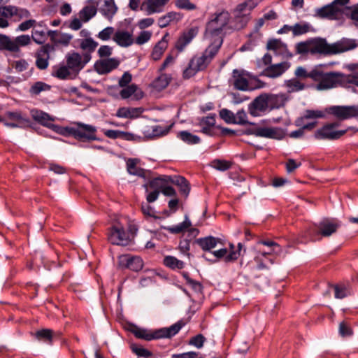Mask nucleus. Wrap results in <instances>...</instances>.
Returning <instances> with one entry per match:
<instances>
[{
  "instance_id": "1",
  "label": "nucleus",
  "mask_w": 358,
  "mask_h": 358,
  "mask_svg": "<svg viewBox=\"0 0 358 358\" xmlns=\"http://www.w3.org/2000/svg\"><path fill=\"white\" fill-rule=\"evenodd\" d=\"M222 44V40L213 41L203 51L201 55H195L189 60L188 66L182 72L184 79H189L198 72L203 71L208 66L218 52Z\"/></svg>"
},
{
  "instance_id": "2",
  "label": "nucleus",
  "mask_w": 358,
  "mask_h": 358,
  "mask_svg": "<svg viewBox=\"0 0 358 358\" xmlns=\"http://www.w3.org/2000/svg\"><path fill=\"white\" fill-rule=\"evenodd\" d=\"M185 325L180 320L169 327L160 328L154 331L148 330L133 325L129 331L137 338L147 341L160 338H171L176 336Z\"/></svg>"
},
{
  "instance_id": "3",
  "label": "nucleus",
  "mask_w": 358,
  "mask_h": 358,
  "mask_svg": "<svg viewBox=\"0 0 358 358\" xmlns=\"http://www.w3.org/2000/svg\"><path fill=\"white\" fill-rule=\"evenodd\" d=\"M317 76L315 82H317L316 89L317 90H327L335 88L338 86H345L348 84V75H345L341 72H324L320 68H317Z\"/></svg>"
},
{
  "instance_id": "4",
  "label": "nucleus",
  "mask_w": 358,
  "mask_h": 358,
  "mask_svg": "<svg viewBox=\"0 0 358 358\" xmlns=\"http://www.w3.org/2000/svg\"><path fill=\"white\" fill-rule=\"evenodd\" d=\"M230 20V14L228 11L222 10L217 12L211 16L206 27V35L208 37L215 38L213 41L222 40V32Z\"/></svg>"
},
{
  "instance_id": "5",
  "label": "nucleus",
  "mask_w": 358,
  "mask_h": 358,
  "mask_svg": "<svg viewBox=\"0 0 358 358\" xmlns=\"http://www.w3.org/2000/svg\"><path fill=\"white\" fill-rule=\"evenodd\" d=\"M75 125L62 128L60 134L66 136H73L82 142L99 140L96 137V127L82 122H76Z\"/></svg>"
},
{
  "instance_id": "6",
  "label": "nucleus",
  "mask_w": 358,
  "mask_h": 358,
  "mask_svg": "<svg viewBox=\"0 0 358 358\" xmlns=\"http://www.w3.org/2000/svg\"><path fill=\"white\" fill-rule=\"evenodd\" d=\"M340 221L333 218H323L308 229V235L313 241L320 240L322 237H329L341 227Z\"/></svg>"
},
{
  "instance_id": "7",
  "label": "nucleus",
  "mask_w": 358,
  "mask_h": 358,
  "mask_svg": "<svg viewBox=\"0 0 358 358\" xmlns=\"http://www.w3.org/2000/svg\"><path fill=\"white\" fill-rule=\"evenodd\" d=\"M252 126L246 130L247 134L253 135L256 137L281 139L283 137L282 129L278 127H271L266 125V121L259 124L250 123Z\"/></svg>"
},
{
  "instance_id": "8",
  "label": "nucleus",
  "mask_w": 358,
  "mask_h": 358,
  "mask_svg": "<svg viewBox=\"0 0 358 358\" xmlns=\"http://www.w3.org/2000/svg\"><path fill=\"white\" fill-rule=\"evenodd\" d=\"M325 111L338 120L358 117V105L331 106L327 107Z\"/></svg>"
},
{
  "instance_id": "9",
  "label": "nucleus",
  "mask_w": 358,
  "mask_h": 358,
  "mask_svg": "<svg viewBox=\"0 0 358 358\" xmlns=\"http://www.w3.org/2000/svg\"><path fill=\"white\" fill-rule=\"evenodd\" d=\"M66 63L73 74L77 75L90 62L89 55H84L76 51H70L66 56Z\"/></svg>"
},
{
  "instance_id": "10",
  "label": "nucleus",
  "mask_w": 358,
  "mask_h": 358,
  "mask_svg": "<svg viewBox=\"0 0 358 358\" xmlns=\"http://www.w3.org/2000/svg\"><path fill=\"white\" fill-rule=\"evenodd\" d=\"M339 125L337 122L329 123L324 125L315 131L314 137L317 140H336L343 136L347 130H336Z\"/></svg>"
},
{
  "instance_id": "11",
  "label": "nucleus",
  "mask_w": 358,
  "mask_h": 358,
  "mask_svg": "<svg viewBox=\"0 0 358 358\" xmlns=\"http://www.w3.org/2000/svg\"><path fill=\"white\" fill-rule=\"evenodd\" d=\"M108 239L113 245H127L130 238L129 234L120 224H113L108 229Z\"/></svg>"
},
{
  "instance_id": "12",
  "label": "nucleus",
  "mask_w": 358,
  "mask_h": 358,
  "mask_svg": "<svg viewBox=\"0 0 358 358\" xmlns=\"http://www.w3.org/2000/svg\"><path fill=\"white\" fill-rule=\"evenodd\" d=\"M248 112L253 117H258L270 112L268 93H262L255 98L248 105Z\"/></svg>"
},
{
  "instance_id": "13",
  "label": "nucleus",
  "mask_w": 358,
  "mask_h": 358,
  "mask_svg": "<svg viewBox=\"0 0 358 358\" xmlns=\"http://www.w3.org/2000/svg\"><path fill=\"white\" fill-rule=\"evenodd\" d=\"M55 51V45L47 43L42 45L36 52V66L41 70L46 69L48 66L50 53Z\"/></svg>"
},
{
  "instance_id": "14",
  "label": "nucleus",
  "mask_w": 358,
  "mask_h": 358,
  "mask_svg": "<svg viewBox=\"0 0 358 358\" xmlns=\"http://www.w3.org/2000/svg\"><path fill=\"white\" fill-rule=\"evenodd\" d=\"M249 74L243 70L234 69L232 72V85L236 90L241 91H248L253 90V87L250 86Z\"/></svg>"
},
{
  "instance_id": "15",
  "label": "nucleus",
  "mask_w": 358,
  "mask_h": 358,
  "mask_svg": "<svg viewBox=\"0 0 358 358\" xmlns=\"http://www.w3.org/2000/svg\"><path fill=\"white\" fill-rule=\"evenodd\" d=\"M21 46H22V36L12 40L6 35L0 34V48L8 50L14 57L20 52Z\"/></svg>"
},
{
  "instance_id": "16",
  "label": "nucleus",
  "mask_w": 358,
  "mask_h": 358,
  "mask_svg": "<svg viewBox=\"0 0 358 358\" xmlns=\"http://www.w3.org/2000/svg\"><path fill=\"white\" fill-rule=\"evenodd\" d=\"M119 64V60L114 57L101 59L94 63V68L99 75H105L117 69Z\"/></svg>"
},
{
  "instance_id": "17",
  "label": "nucleus",
  "mask_w": 358,
  "mask_h": 358,
  "mask_svg": "<svg viewBox=\"0 0 358 358\" xmlns=\"http://www.w3.org/2000/svg\"><path fill=\"white\" fill-rule=\"evenodd\" d=\"M170 0H145L141 6V10L150 15L155 13H159L164 10L165 6Z\"/></svg>"
},
{
  "instance_id": "18",
  "label": "nucleus",
  "mask_w": 358,
  "mask_h": 358,
  "mask_svg": "<svg viewBox=\"0 0 358 358\" xmlns=\"http://www.w3.org/2000/svg\"><path fill=\"white\" fill-rule=\"evenodd\" d=\"M357 47V43L355 39L342 38L341 40L331 43V55L348 52Z\"/></svg>"
},
{
  "instance_id": "19",
  "label": "nucleus",
  "mask_w": 358,
  "mask_h": 358,
  "mask_svg": "<svg viewBox=\"0 0 358 358\" xmlns=\"http://www.w3.org/2000/svg\"><path fill=\"white\" fill-rule=\"evenodd\" d=\"M139 159L136 158H129L127 160V171L129 174L136 176L144 180H149L151 178L152 172L149 170L144 169L137 166Z\"/></svg>"
},
{
  "instance_id": "20",
  "label": "nucleus",
  "mask_w": 358,
  "mask_h": 358,
  "mask_svg": "<svg viewBox=\"0 0 358 358\" xmlns=\"http://www.w3.org/2000/svg\"><path fill=\"white\" fill-rule=\"evenodd\" d=\"M99 43L93 38H78L73 42V47L80 48L84 55H89L90 59H92V55L96 50Z\"/></svg>"
},
{
  "instance_id": "21",
  "label": "nucleus",
  "mask_w": 358,
  "mask_h": 358,
  "mask_svg": "<svg viewBox=\"0 0 358 358\" xmlns=\"http://www.w3.org/2000/svg\"><path fill=\"white\" fill-rule=\"evenodd\" d=\"M311 55H331V44L325 38H315L311 39Z\"/></svg>"
},
{
  "instance_id": "22",
  "label": "nucleus",
  "mask_w": 358,
  "mask_h": 358,
  "mask_svg": "<svg viewBox=\"0 0 358 358\" xmlns=\"http://www.w3.org/2000/svg\"><path fill=\"white\" fill-rule=\"evenodd\" d=\"M113 41L122 48H128L134 43V38L132 31L124 29H118L115 31Z\"/></svg>"
},
{
  "instance_id": "23",
  "label": "nucleus",
  "mask_w": 358,
  "mask_h": 358,
  "mask_svg": "<svg viewBox=\"0 0 358 358\" xmlns=\"http://www.w3.org/2000/svg\"><path fill=\"white\" fill-rule=\"evenodd\" d=\"M31 113L33 119L37 122L52 129L55 131H58L59 129V127L52 123L54 118H52L49 114L38 110H32Z\"/></svg>"
},
{
  "instance_id": "24",
  "label": "nucleus",
  "mask_w": 358,
  "mask_h": 358,
  "mask_svg": "<svg viewBox=\"0 0 358 358\" xmlns=\"http://www.w3.org/2000/svg\"><path fill=\"white\" fill-rule=\"evenodd\" d=\"M120 264L124 268L138 272L143 268V261L138 256L124 255L120 258Z\"/></svg>"
},
{
  "instance_id": "25",
  "label": "nucleus",
  "mask_w": 358,
  "mask_h": 358,
  "mask_svg": "<svg viewBox=\"0 0 358 358\" xmlns=\"http://www.w3.org/2000/svg\"><path fill=\"white\" fill-rule=\"evenodd\" d=\"M290 67V63L282 62L276 64H271L266 67L261 75L268 78H277L283 74Z\"/></svg>"
},
{
  "instance_id": "26",
  "label": "nucleus",
  "mask_w": 358,
  "mask_h": 358,
  "mask_svg": "<svg viewBox=\"0 0 358 358\" xmlns=\"http://www.w3.org/2000/svg\"><path fill=\"white\" fill-rule=\"evenodd\" d=\"M173 177L170 176L162 175L159 177L150 179L148 183L143 185L146 192L148 189H157L161 192L166 184L172 183Z\"/></svg>"
},
{
  "instance_id": "27",
  "label": "nucleus",
  "mask_w": 358,
  "mask_h": 358,
  "mask_svg": "<svg viewBox=\"0 0 358 358\" xmlns=\"http://www.w3.org/2000/svg\"><path fill=\"white\" fill-rule=\"evenodd\" d=\"M268 100L269 110L271 111L283 107L288 100V96L283 93L277 94L268 93Z\"/></svg>"
},
{
  "instance_id": "28",
  "label": "nucleus",
  "mask_w": 358,
  "mask_h": 358,
  "mask_svg": "<svg viewBox=\"0 0 358 358\" xmlns=\"http://www.w3.org/2000/svg\"><path fill=\"white\" fill-rule=\"evenodd\" d=\"M197 31L192 28L187 31L184 32L177 40L175 47L179 51L182 52L185 48L192 41L196 36Z\"/></svg>"
},
{
  "instance_id": "29",
  "label": "nucleus",
  "mask_w": 358,
  "mask_h": 358,
  "mask_svg": "<svg viewBox=\"0 0 358 358\" xmlns=\"http://www.w3.org/2000/svg\"><path fill=\"white\" fill-rule=\"evenodd\" d=\"M201 131L208 136H213L215 125V114L202 117L199 121Z\"/></svg>"
},
{
  "instance_id": "30",
  "label": "nucleus",
  "mask_w": 358,
  "mask_h": 358,
  "mask_svg": "<svg viewBox=\"0 0 358 358\" xmlns=\"http://www.w3.org/2000/svg\"><path fill=\"white\" fill-rule=\"evenodd\" d=\"M183 17V15L179 12H169L158 19V26L161 28L166 27L171 22H178Z\"/></svg>"
},
{
  "instance_id": "31",
  "label": "nucleus",
  "mask_w": 358,
  "mask_h": 358,
  "mask_svg": "<svg viewBox=\"0 0 358 358\" xmlns=\"http://www.w3.org/2000/svg\"><path fill=\"white\" fill-rule=\"evenodd\" d=\"M102 1L103 3L99 10L106 18L111 20L117 10L115 1L114 0H103Z\"/></svg>"
},
{
  "instance_id": "32",
  "label": "nucleus",
  "mask_w": 358,
  "mask_h": 358,
  "mask_svg": "<svg viewBox=\"0 0 358 358\" xmlns=\"http://www.w3.org/2000/svg\"><path fill=\"white\" fill-rule=\"evenodd\" d=\"M169 34H166L162 38L157 42V43L155 45L152 52L151 53V57L155 61L159 60L162 56L164 52L168 47V41L166 39Z\"/></svg>"
},
{
  "instance_id": "33",
  "label": "nucleus",
  "mask_w": 358,
  "mask_h": 358,
  "mask_svg": "<svg viewBox=\"0 0 358 358\" xmlns=\"http://www.w3.org/2000/svg\"><path fill=\"white\" fill-rule=\"evenodd\" d=\"M143 112L142 108H120L116 115L123 118H136L138 117Z\"/></svg>"
},
{
  "instance_id": "34",
  "label": "nucleus",
  "mask_w": 358,
  "mask_h": 358,
  "mask_svg": "<svg viewBox=\"0 0 358 358\" xmlns=\"http://www.w3.org/2000/svg\"><path fill=\"white\" fill-rule=\"evenodd\" d=\"M218 241L219 238L209 236L198 238L195 241V243L199 245L203 251H210L217 246Z\"/></svg>"
},
{
  "instance_id": "35",
  "label": "nucleus",
  "mask_w": 358,
  "mask_h": 358,
  "mask_svg": "<svg viewBox=\"0 0 358 358\" xmlns=\"http://www.w3.org/2000/svg\"><path fill=\"white\" fill-rule=\"evenodd\" d=\"M213 255L217 259L224 258L225 262H234L239 257L238 251H231L228 253L227 248H222L213 252Z\"/></svg>"
},
{
  "instance_id": "36",
  "label": "nucleus",
  "mask_w": 358,
  "mask_h": 358,
  "mask_svg": "<svg viewBox=\"0 0 358 358\" xmlns=\"http://www.w3.org/2000/svg\"><path fill=\"white\" fill-rule=\"evenodd\" d=\"M172 184L178 186L180 193L185 197H187L190 192V187L189 182L185 178L180 176H175L173 177Z\"/></svg>"
},
{
  "instance_id": "37",
  "label": "nucleus",
  "mask_w": 358,
  "mask_h": 358,
  "mask_svg": "<svg viewBox=\"0 0 358 358\" xmlns=\"http://www.w3.org/2000/svg\"><path fill=\"white\" fill-rule=\"evenodd\" d=\"M338 10L334 3L324 6L317 10V15L322 18L334 19L336 17Z\"/></svg>"
},
{
  "instance_id": "38",
  "label": "nucleus",
  "mask_w": 358,
  "mask_h": 358,
  "mask_svg": "<svg viewBox=\"0 0 358 358\" xmlns=\"http://www.w3.org/2000/svg\"><path fill=\"white\" fill-rule=\"evenodd\" d=\"M169 132V129L162 127L160 125H155L148 128L146 131H143L144 136L148 138H152L166 135Z\"/></svg>"
},
{
  "instance_id": "39",
  "label": "nucleus",
  "mask_w": 358,
  "mask_h": 358,
  "mask_svg": "<svg viewBox=\"0 0 358 358\" xmlns=\"http://www.w3.org/2000/svg\"><path fill=\"white\" fill-rule=\"evenodd\" d=\"M192 226V222L189 220L188 216L186 215L185 216V220L174 226H170V227H164V229H166L167 231H169L171 234H180L185 230L189 229Z\"/></svg>"
},
{
  "instance_id": "40",
  "label": "nucleus",
  "mask_w": 358,
  "mask_h": 358,
  "mask_svg": "<svg viewBox=\"0 0 358 358\" xmlns=\"http://www.w3.org/2000/svg\"><path fill=\"white\" fill-rule=\"evenodd\" d=\"M285 86L289 93L301 91L306 87V85L296 78L285 80Z\"/></svg>"
},
{
  "instance_id": "41",
  "label": "nucleus",
  "mask_w": 358,
  "mask_h": 358,
  "mask_svg": "<svg viewBox=\"0 0 358 358\" xmlns=\"http://www.w3.org/2000/svg\"><path fill=\"white\" fill-rule=\"evenodd\" d=\"M177 137L188 145H195L200 143V138L188 131H181L178 133Z\"/></svg>"
},
{
  "instance_id": "42",
  "label": "nucleus",
  "mask_w": 358,
  "mask_h": 358,
  "mask_svg": "<svg viewBox=\"0 0 358 358\" xmlns=\"http://www.w3.org/2000/svg\"><path fill=\"white\" fill-rule=\"evenodd\" d=\"M171 77L166 73H161L155 80L152 82V87L157 90H162L165 89L170 83Z\"/></svg>"
},
{
  "instance_id": "43",
  "label": "nucleus",
  "mask_w": 358,
  "mask_h": 358,
  "mask_svg": "<svg viewBox=\"0 0 358 358\" xmlns=\"http://www.w3.org/2000/svg\"><path fill=\"white\" fill-rule=\"evenodd\" d=\"M317 67L308 72L304 67L299 66L295 70L294 75L296 78L299 80L310 78L314 81L315 77L317 76Z\"/></svg>"
},
{
  "instance_id": "44",
  "label": "nucleus",
  "mask_w": 358,
  "mask_h": 358,
  "mask_svg": "<svg viewBox=\"0 0 358 358\" xmlns=\"http://www.w3.org/2000/svg\"><path fill=\"white\" fill-rule=\"evenodd\" d=\"M163 264L171 269H182L185 266V263L178 259L176 257L171 255L166 256L164 258Z\"/></svg>"
},
{
  "instance_id": "45",
  "label": "nucleus",
  "mask_w": 358,
  "mask_h": 358,
  "mask_svg": "<svg viewBox=\"0 0 358 358\" xmlns=\"http://www.w3.org/2000/svg\"><path fill=\"white\" fill-rule=\"evenodd\" d=\"M97 12V8L95 6L90 5L85 6L79 13L80 17L84 22H88L92 19Z\"/></svg>"
},
{
  "instance_id": "46",
  "label": "nucleus",
  "mask_w": 358,
  "mask_h": 358,
  "mask_svg": "<svg viewBox=\"0 0 358 358\" xmlns=\"http://www.w3.org/2000/svg\"><path fill=\"white\" fill-rule=\"evenodd\" d=\"M46 29L42 28L41 24H38V27H34L32 31V39L38 44L43 43L47 37Z\"/></svg>"
},
{
  "instance_id": "47",
  "label": "nucleus",
  "mask_w": 358,
  "mask_h": 358,
  "mask_svg": "<svg viewBox=\"0 0 358 358\" xmlns=\"http://www.w3.org/2000/svg\"><path fill=\"white\" fill-rule=\"evenodd\" d=\"M50 90V86L43 82L38 81L34 83L30 89L29 93L31 96L38 95L41 92L48 91Z\"/></svg>"
},
{
  "instance_id": "48",
  "label": "nucleus",
  "mask_w": 358,
  "mask_h": 358,
  "mask_svg": "<svg viewBox=\"0 0 358 358\" xmlns=\"http://www.w3.org/2000/svg\"><path fill=\"white\" fill-rule=\"evenodd\" d=\"M324 117V113L322 110H306L303 116L301 118H299L296 120V125L300 126L301 122L306 119H316V118H322Z\"/></svg>"
},
{
  "instance_id": "49",
  "label": "nucleus",
  "mask_w": 358,
  "mask_h": 358,
  "mask_svg": "<svg viewBox=\"0 0 358 358\" xmlns=\"http://www.w3.org/2000/svg\"><path fill=\"white\" fill-rule=\"evenodd\" d=\"M292 28L294 36L305 34L313 29L310 24L308 22L296 23Z\"/></svg>"
},
{
  "instance_id": "50",
  "label": "nucleus",
  "mask_w": 358,
  "mask_h": 358,
  "mask_svg": "<svg viewBox=\"0 0 358 358\" xmlns=\"http://www.w3.org/2000/svg\"><path fill=\"white\" fill-rule=\"evenodd\" d=\"M268 50H273L275 53H281L283 50H287V45L278 39L269 40L267 43Z\"/></svg>"
},
{
  "instance_id": "51",
  "label": "nucleus",
  "mask_w": 358,
  "mask_h": 358,
  "mask_svg": "<svg viewBox=\"0 0 358 358\" xmlns=\"http://www.w3.org/2000/svg\"><path fill=\"white\" fill-rule=\"evenodd\" d=\"M210 166L218 171H225L231 169L232 163L224 159H214L211 162Z\"/></svg>"
},
{
  "instance_id": "52",
  "label": "nucleus",
  "mask_w": 358,
  "mask_h": 358,
  "mask_svg": "<svg viewBox=\"0 0 358 358\" xmlns=\"http://www.w3.org/2000/svg\"><path fill=\"white\" fill-rule=\"evenodd\" d=\"M250 20V14L247 15H234L235 28L242 29L246 27Z\"/></svg>"
},
{
  "instance_id": "53",
  "label": "nucleus",
  "mask_w": 358,
  "mask_h": 358,
  "mask_svg": "<svg viewBox=\"0 0 358 358\" xmlns=\"http://www.w3.org/2000/svg\"><path fill=\"white\" fill-rule=\"evenodd\" d=\"M72 73L71 69L68 67V64L59 66L52 73V75L59 79H66Z\"/></svg>"
},
{
  "instance_id": "54",
  "label": "nucleus",
  "mask_w": 358,
  "mask_h": 358,
  "mask_svg": "<svg viewBox=\"0 0 358 358\" xmlns=\"http://www.w3.org/2000/svg\"><path fill=\"white\" fill-rule=\"evenodd\" d=\"M115 33V31L114 27H107L104 28L103 29H102L101 31H100L96 34V36L99 39H100L103 41H107L110 40L111 38L113 39V37Z\"/></svg>"
},
{
  "instance_id": "55",
  "label": "nucleus",
  "mask_w": 358,
  "mask_h": 358,
  "mask_svg": "<svg viewBox=\"0 0 358 358\" xmlns=\"http://www.w3.org/2000/svg\"><path fill=\"white\" fill-rule=\"evenodd\" d=\"M36 338L44 342L51 343L52 340V331L49 329H43L35 333Z\"/></svg>"
},
{
  "instance_id": "56",
  "label": "nucleus",
  "mask_w": 358,
  "mask_h": 358,
  "mask_svg": "<svg viewBox=\"0 0 358 358\" xmlns=\"http://www.w3.org/2000/svg\"><path fill=\"white\" fill-rule=\"evenodd\" d=\"M174 3L176 8L181 10L191 11L197 8L196 5L190 0H175Z\"/></svg>"
},
{
  "instance_id": "57",
  "label": "nucleus",
  "mask_w": 358,
  "mask_h": 358,
  "mask_svg": "<svg viewBox=\"0 0 358 358\" xmlns=\"http://www.w3.org/2000/svg\"><path fill=\"white\" fill-rule=\"evenodd\" d=\"M131 351L138 357L148 358V357H151L152 355V352L150 351H149L148 350H147L144 348L138 346L136 344H132L131 345Z\"/></svg>"
},
{
  "instance_id": "58",
  "label": "nucleus",
  "mask_w": 358,
  "mask_h": 358,
  "mask_svg": "<svg viewBox=\"0 0 358 358\" xmlns=\"http://www.w3.org/2000/svg\"><path fill=\"white\" fill-rule=\"evenodd\" d=\"M206 338L201 334H199L195 336L192 337L189 341L188 344L190 345H193L198 349L201 348L203 346V344Z\"/></svg>"
},
{
  "instance_id": "59",
  "label": "nucleus",
  "mask_w": 358,
  "mask_h": 358,
  "mask_svg": "<svg viewBox=\"0 0 358 358\" xmlns=\"http://www.w3.org/2000/svg\"><path fill=\"white\" fill-rule=\"evenodd\" d=\"M251 122L248 121L247 113L244 110H238L234 114V123L240 125H244L246 124H250Z\"/></svg>"
},
{
  "instance_id": "60",
  "label": "nucleus",
  "mask_w": 358,
  "mask_h": 358,
  "mask_svg": "<svg viewBox=\"0 0 358 358\" xmlns=\"http://www.w3.org/2000/svg\"><path fill=\"white\" fill-rule=\"evenodd\" d=\"M311 40L298 43L296 45V52L298 54H310Z\"/></svg>"
},
{
  "instance_id": "61",
  "label": "nucleus",
  "mask_w": 358,
  "mask_h": 358,
  "mask_svg": "<svg viewBox=\"0 0 358 358\" xmlns=\"http://www.w3.org/2000/svg\"><path fill=\"white\" fill-rule=\"evenodd\" d=\"M258 243L269 247L271 249H272L273 254L279 255L282 252V248L280 245L273 241L261 240L258 242Z\"/></svg>"
},
{
  "instance_id": "62",
  "label": "nucleus",
  "mask_w": 358,
  "mask_h": 358,
  "mask_svg": "<svg viewBox=\"0 0 358 358\" xmlns=\"http://www.w3.org/2000/svg\"><path fill=\"white\" fill-rule=\"evenodd\" d=\"M220 117L227 123L228 124H234V113L227 109L223 108L220 110L219 113Z\"/></svg>"
},
{
  "instance_id": "63",
  "label": "nucleus",
  "mask_w": 358,
  "mask_h": 358,
  "mask_svg": "<svg viewBox=\"0 0 358 358\" xmlns=\"http://www.w3.org/2000/svg\"><path fill=\"white\" fill-rule=\"evenodd\" d=\"M152 36V32L149 31H142L138 36L134 38V43L138 45H143L150 41Z\"/></svg>"
},
{
  "instance_id": "64",
  "label": "nucleus",
  "mask_w": 358,
  "mask_h": 358,
  "mask_svg": "<svg viewBox=\"0 0 358 358\" xmlns=\"http://www.w3.org/2000/svg\"><path fill=\"white\" fill-rule=\"evenodd\" d=\"M17 8L15 6H8L0 7V15L5 17H10L17 14Z\"/></svg>"
}]
</instances>
